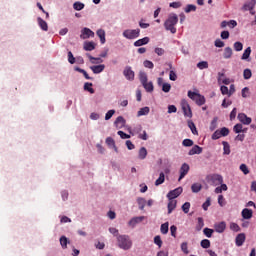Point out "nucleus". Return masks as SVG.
I'll use <instances>...</instances> for the list:
<instances>
[{"instance_id": "12", "label": "nucleus", "mask_w": 256, "mask_h": 256, "mask_svg": "<svg viewBox=\"0 0 256 256\" xmlns=\"http://www.w3.org/2000/svg\"><path fill=\"white\" fill-rule=\"evenodd\" d=\"M90 69L95 75H98L99 73H103V71H105V65L100 64V65L91 66Z\"/></svg>"}, {"instance_id": "62", "label": "nucleus", "mask_w": 256, "mask_h": 256, "mask_svg": "<svg viewBox=\"0 0 256 256\" xmlns=\"http://www.w3.org/2000/svg\"><path fill=\"white\" fill-rule=\"evenodd\" d=\"M215 231H217V233H223V231H225V225H216Z\"/></svg>"}, {"instance_id": "40", "label": "nucleus", "mask_w": 256, "mask_h": 256, "mask_svg": "<svg viewBox=\"0 0 256 256\" xmlns=\"http://www.w3.org/2000/svg\"><path fill=\"white\" fill-rule=\"evenodd\" d=\"M200 245L203 249H209V247H211V241L204 239L201 241Z\"/></svg>"}, {"instance_id": "34", "label": "nucleus", "mask_w": 256, "mask_h": 256, "mask_svg": "<svg viewBox=\"0 0 256 256\" xmlns=\"http://www.w3.org/2000/svg\"><path fill=\"white\" fill-rule=\"evenodd\" d=\"M144 89H146L147 93H152L153 91V82H145L142 84Z\"/></svg>"}, {"instance_id": "8", "label": "nucleus", "mask_w": 256, "mask_h": 256, "mask_svg": "<svg viewBox=\"0 0 256 256\" xmlns=\"http://www.w3.org/2000/svg\"><path fill=\"white\" fill-rule=\"evenodd\" d=\"M181 193H183V188L178 187V188H176L172 191H169L168 194H167V198L175 200V199H177V197H179V195H181Z\"/></svg>"}, {"instance_id": "54", "label": "nucleus", "mask_w": 256, "mask_h": 256, "mask_svg": "<svg viewBox=\"0 0 256 256\" xmlns=\"http://www.w3.org/2000/svg\"><path fill=\"white\" fill-rule=\"evenodd\" d=\"M240 171H242V173L245 175H249V168L247 167V164H241Z\"/></svg>"}, {"instance_id": "49", "label": "nucleus", "mask_w": 256, "mask_h": 256, "mask_svg": "<svg viewBox=\"0 0 256 256\" xmlns=\"http://www.w3.org/2000/svg\"><path fill=\"white\" fill-rule=\"evenodd\" d=\"M68 62L71 65H75V56H73V52L72 51L68 52Z\"/></svg>"}, {"instance_id": "41", "label": "nucleus", "mask_w": 256, "mask_h": 256, "mask_svg": "<svg viewBox=\"0 0 256 256\" xmlns=\"http://www.w3.org/2000/svg\"><path fill=\"white\" fill-rule=\"evenodd\" d=\"M139 79H140V83L143 85L145 83H147V73L145 72H140L139 74Z\"/></svg>"}, {"instance_id": "44", "label": "nucleus", "mask_w": 256, "mask_h": 256, "mask_svg": "<svg viewBox=\"0 0 256 256\" xmlns=\"http://www.w3.org/2000/svg\"><path fill=\"white\" fill-rule=\"evenodd\" d=\"M154 243L161 249V246L163 245V241L161 240V236H155L154 237Z\"/></svg>"}, {"instance_id": "29", "label": "nucleus", "mask_w": 256, "mask_h": 256, "mask_svg": "<svg viewBox=\"0 0 256 256\" xmlns=\"http://www.w3.org/2000/svg\"><path fill=\"white\" fill-rule=\"evenodd\" d=\"M149 111H150V108L149 107H143L141 108L138 113H137V117H143V115H149Z\"/></svg>"}, {"instance_id": "7", "label": "nucleus", "mask_w": 256, "mask_h": 256, "mask_svg": "<svg viewBox=\"0 0 256 256\" xmlns=\"http://www.w3.org/2000/svg\"><path fill=\"white\" fill-rule=\"evenodd\" d=\"M124 77L127 81H134L135 80V72L131 68V66H126L123 71Z\"/></svg>"}, {"instance_id": "60", "label": "nucleus", "mask_w": 256, "mask_h": 256, "mask_svg": "<svg viewBox=\"0 0 256 256\" xmlns=\"http://www.w3.org/2000/svg\"><path fill=\"white\" fill-rule=\"evenodd\" d=\"M144 67H146L147 69H153V67H155V65L153 64V62H151L149 60H145Z\"/></svg>"}, {"instance_id": "47", "label": "nucleus", "mask_w": 256, "mask_h": 256, "mask_svg": "<svg viewBox=\"0 0 256 256\" xmlns=\"http://www.w3.org/2000/svg\"><path fill=\"white\" fill-rule=\"evenodd\" d=\"M189 209H191V203L185 202V203L182 205V211H183L184 213H189Z\"/></svg>"}, {"instance_id": "38", "label": "nucleus", "mask_w": 256, "mask_h": 256, "mask_svg": "<svg viewBox=\"0 0 256 256\" xmlns=\"http://www.w3.org/2000/svg\"><path fill=\"white\" fill-rule=\"evenodd\" d=\"M253 76V73L251 72V69L246 68L243 72V77L244 79H251V77Z\"/></svg>"}, {"instance_id": "63", "label": "nucleus", "mask_w": 256, "mask_h": 256, "mask_svg": "<svg viewBox=\"0 0 256 256\" xmlns=\"http://www.w3.org/2000/svg\"><path fill=\"white\" fill-rule=\"evenodd\" d=\"M218 204L220 205V207H224V205H225V198L223 197V195H219L218 196Z\"/></svg>"}, {"instance_id": "18", "label": "nucleus", "mask_w": 256, "mask_h": 256, "mask_svg": "<svg viewBox=\"0 0 256 256\" xmlns=\"http://www.w3.org/2000/svg\"><path fill=\"white\" fill-rule=\"evenodd\" d=\"M177 207V200L169 199L168 202V213H173L174 209Z\"/></svg>"}, {"instance_id": "37", "label": "nucleus", "mask_w": 256, "mask_h": 256, "mask_svg": "<svg viewBox=\"0 0 256 256\" xmlns=\"http://www.w3.org/2000/svg\"><path fill=\"white\" fill-rule=\"evenodd\" d=\"M145 157H147V148L142 147L139 150V159H145Z\"/></svg>"}, {"instance_id": "17", "label": "nucleus", "mask_w": 256, "mask_h": 256, "mask_svg": "<svg viewBox=\"0 0 256 256\" xmlns=\"http://www.w3.org/2000/svg\"><path fill=\"white\" fill-rule=\"evenodd\" d=\"M149 37H144L134 42V47H143V45H147L149 43Z\"/></svg>"}, {"instance_id": "50", "label": "nucleus", "mask_w": 256, "mask_h": 256, "mask_svg": "<svg viewBox=\"0 0 256 256\" xmlns=\"http://www.w3.org/2000/svg\"><path fill=\"white\" fill-rule=\"evenodd\" d=\"M106 145H108V147H115V140L112 137H107Z\"/></svg>"}, {"instance_id": "22", "label": "nucleus", "mask_w": 256, "mask_h": 256, "mask_svg": "<svg viewBox=\"0 0 256 256\" xmlns=\"http://www.w3.org/2000/svg\"><path fill=\"white\" fill-rule=\"evenodd\" d=\"M96 35H98V37L100 39V43L102 45H105V41H106V39H105V30H103V29L97 30Z\"/></svg>"}, {"instance_id": "28", "label": "nucleus", "mask_w": 256, "mask_h": 256, "mask_svg": "<svg viewBox=\"0 0 256 256\" xmlns=\"http://www.w3.org/2000/svg\"><path fill=\"white\" fill-rule=\"evenodd\" d=\"M201 189H203V186L201 185V183H194L191 186L192 193H199Z\"/></svg>"}, {"instance_id": "10", "label": "nucleus", "mask_w": 256, "mask_h": 256, "mask_svg": "<svg viewBox=\"0 0 256 256\" xmlns=\"http://www.w3.org/2000/svg\"><path fill=\"white\" fill-rule=\"evenodd\" d=\"M80 37L82 39H89V37H95V32H93L91 29L89 28H83L81 30V35Z\"/></svg>"}, {"instance_id": "33", "label": "nucleus", "mask_w": 256, "mask_h": 256, "mask_svg": "<svg viewBox=\"0 0 256 256\" xmlns=\"http://www.w3.org/2000/svg\"><path fill=\"white\" fill-rule=\"evenodd\" d=\"M95 49V43L94 42H86L84 44V50L85 51H93Z\"/></svg>"}, {"instance_id": "51", "label": "nucleus", "mask_w": 256, "mask_h": 256, "mask_svg": "<svg viewBox=\"0 0 256 256\" xmlns=\"http://www.w3.org/2000/svg\"><path fill=\"white\" fill-rule=\"evenodd\" d=\"M222 135L220 130H216L213 134H212V139L213 141H217V139H221Z\"/></svg>"}, {"instance_id": "11", "label": "nucleus", "mask_w": 256, "mask_h": 256, "mask_svg": "<svg viewBox=\"0 0 256 256\" xmlns=\"http://www.w3.org/2000/svg\"><path fill=\"white\" fill-rule=\"evenodd\" d=\"M238 120L240 123H243V125H251V118L246 116L245 113H239Z\"/></svg>"}, {"instance_id": "52", "label": "nucleus", "mask_w": 256, "mask_h": 256, "mask_svg": "<svg viewBox=\"0 0 256 256\" xmlns=\"http://www.w3.org/2000/svg\"><path fill=\"white\" fill-rule=\"evenodd\" d=\"M181 251H183V253H185V255H189V248L187 246V242H183L181 244Z\"/></svg>"}, {"instance_id": "9", "label": "nucleus", "mask_w": 256, "mask_h": 256, "mask_svg": "<svg viewBox=\"0 0 256 256\" xmlns=\"http://www.w3.org/2000/svg\"><path fill=\"white\" fill-rule=\"evenodd\" d=\"M189 164L184 163L182 164L181 168H180V176L178 181H181V179H185V177L187 176V173H189Z\"/></svg>"}, {"instance_id": "45", "label": "nucleus", "mask_w": 256, "mask_h": 256, "mask_svg": "<svg viewBox=\"0 0 256 256\" xmlns=\"http://www.w3.org/2000/svg\"><path fill=\"white\" fill-rule=\"evenodd\" d=\"M233 47H234V50H236L237 52L243 51V43L241 42H235Z\"/></svg>"}, {"instance_id": "58", "label": "nucleus", "mask_w": 256, "mask_h": 256, "mask_svg": "<svg viewBox=\"0 0 256 256\" xmlns=\"http://www.w3.org/2000/svg\"><path fill=\"white\" fill-rule=\"evenodd\" d=\"M115 115V110H109L106 115H105V120L109 121V119H111V117H113Z\"/></svg>"}, {"instance_id": "23", "label": "nucleus", "mask_w": 256, "mask_h": 256, "mask_svg": "<svg viewBox=\"0 0 256 256\" xmlns=\"http://www.w3.org/2000/svg\"><path fill=\"white\" fill-rule=\"evenodd\" d=\"M137 203L140 211H143V209H145V205H147V200H145V198L139 197L137 198Z\"/></svg>"}, {"instance_id": "42", "label": "nucleus", "mask_w": 256, "mask_h": 256, "mask_svg": "<svg viewBox=\"0 0 256 256\" xmlns=\"http://www.w3.org/2000/svg\"><path fill=\"white\" fill-rule=\"evenodd\" d=\"M191 11H197V6L188 4L185 8V13H191Z\"/></svg>"}, {"instance_id": "59", "label": "nucleus", "mask_w": 256, "mask_h": 256, "mask_svg": "<svg viewBox=\"0 0 256 256\" xmlns=\"http://www.w3.org/2000/svg\"><path fill=\"white\" fill-rule=\"evenodd\" d=\"M215 47H225V42H223L221 39H216L214 42Z\"/></svg>"}, {"instance_id": "15", "label": "nucleus", "mask_w": 256, "mask_h": 256, "mask_svg": "<svg viewBox=\"0 0 256 256\" xmlns=\"http://www.w3.org/2000/svg\"><path fill=\"white\" fill-rule=\"evenodd\" d=\"M256 0H250L246 2L243 6L244 11H253L255 9Z\"/></svg>"}, {"instance_id": "31", "label": "nucleus", "mask_w": 256, "mask_h": 256, "mask_svg": "<svg viewBox=\"0 0 256 256\" xmlns=\"http://www.w3.org/2000/svg\"><path fill=\"white\" fill-rule=\"evenodd\" d=\"M188 127H189L190 131H192L193 135H198L197 127L195 126V123L193 121H191V120L188 121Z\"/></svg>"}, {"instance_id": "21", "label": "nucleus", "mask_w": 256, "mask_h": 256, "mask_svg": "<svg viewBox=\"0 0 256 256\" xmlns=\"http://www.w3.org/2000/svg\"><path fill=\"white\" fill-rule=\"evenodd\" d=\"M231 57H233V49H231V47H226L224 49L223 58L231 59Z\"/></svg>"}, {"instance_id": "32", "label": "nucleus", "mask_w": 256, "mask_h": 256, "mask_svg": "<svg viewBox=\"0 0 256 256\" xmlns=\"http://www.w3.org/2000/svg\"><path fill=\"white\" fill-rule=\"evenodd\" d=\"M197 68L203 71V69H209V62L201 61L197 63Z\"/></svg>"}, {"instance_id": "36", "label": "nucleus", "mask_w": 256, "mask_h": 256, "mask_svg": "<svg viewBox=\"0 0 256 256\" xmlns=\"http://www.w3.org/2000/svg\"><path fill=\"white\" fill-rule=\"evenodd\" d=\"M73 7H74L75 11H82V9H85V4H83L81 2H75L73 4Z\"/></svg>"}, {"instance_id": "25", "label": "nucleus", "mask_w": 256, "mask_h": 256, "mask_svg": "<svg viewBox=\"0 0 256 256\" xmlns=\"http://www.w3.org/2000/svg\"><path fill=\"white\" fill-rule=\"evenodd\" d=\"M223 151L224 155H230L231 154V146L229 145V142L223 141Z\"/></svg>"}, {"instance_id": "56", "label": "nucleus", "mask_w": 256, "mask_h": 256, "mask_svg": "<svg viewBox=\"0 0 256 256\" xmlns=\"http://www.w3.org/2000/svg\"><path fill=\"white\" fill-rule=\"evenodd\" d=\"M118 135H119V137H121V139H131V135H129L121 130L118 131Z\"/></svg>"}, {"instance_id": "53", "label": "nucleus", "mask_w": 256, "mask_h": 256, "mask_svg": "<svg viewBox=\"0 0 256 256\" xmlns=\"http://www.w3.org/2000/svg\"><path fill=\"white\" fill-rule=\"evenodd\" d=\"M211 207V198H207L205 203L202 205L204 211H207Z\"/></svg>"}, {"instance_id": "46", "label": "nucleus", "mask_w": 256, "mask_h": 256, "mask_svg": "<svg viewBox=\"0 0 256 256\" xmlns=\"http://www.w3.org/2000/svg\"><path fill=\"white\" fill-rule=\"evenodd\" d=\"M162 91L164 93H169V91H171V84L169 83H163L162 84Z\"/></svg>"}, {"instance_id": "27", "label": "nucleus", "mask_w": 256, "mask_h": 256, "mask_svg": "<svg viewBox=\"0 0 256 256\" xmlns=\"http://www.w3.org/2000/svg\"><path fill=\"white\" fill-rule=\"evenodd\" d=\"M249 57H251V47H248L244 50V53L242 54V61H247V59H249Z\"/></svg>"}, {"instance_id": "24", "label": "nucleus", "mask_w": 256, "mask_h": 256, "mask_svg": "<svg viewBox=\"0 0 256 256\" xmlns=\"http://www.w3.org/2000/svg\"><path fill=\"white\" fill-rule=\"evenodd\" d=\"M234 133H247V129H243V124H236L233 127Z\"/></svg>"}, {"instance_id": "20", "label": "nucleus", "mask_w": 256, "mask_h": 256, "mask_svg": "<svg viewBox=\"0 0 256 256\" xmlns=\"http://www.w3.org/2000/svg\"><path fill=\"white\" fill-rule=\"evenodd\" d=\"M114 123L116 127H119V129H121V127H125V118H123V116H118Z\"/></svg>"}, {"instance_id": "3", "label": "nucleus", "mask_w": 256, "mask_h": 256, "mask_svg": "<svg viewBox=\"0 0 256 256\" xmlns=\"http://www.w3.org/2000/svg\"><path fill=\"white\" fill-rule=\"evenodd\" d=\"M188 97L189 99H192V101H195L196 105H198L199 107H201V105H205V96L199 93L189 90Z\"/></svg>"}, {"instance_id": "48", "label": "nucleus", "mask_w": 256, "mask_h": 256, "mask_svg": "<svg viewBox=\"0 0 256 256\" xmlns=\"http://www.w3.org/2000/svg\"><path fill=\"white\" fill-rule=\"evenodd\" d=\"M203 233H204V235H206L208 238H211L212 235H213V233H214V230L211 229V228H205V229L203 230Z\"/></svg>"}, {"instance_id": "14", "label": "nucleus", "mask_w": 256, "mask_h": 256, "mask_svg": "<svg viewBox=\"0 0 256 256\" xmlns=\"http://www.w3.org/2000/svg\"><path fill=\"white\" fill-rule=\"evenodd\" d=\"M203 153V148L199 145H194L192 149L188 152V155H201Z\"/></svg>"}, {"instance_id": "4", "label": "nucleus", "mask_w": 256, "mask_h": 256, "mask_svg": "<svg viewBox=\"0 0 256 256\" xmlns=\"http://www.w3.org/2000/svg\"><path fill=\"white\" fill-rule=\"evenodd\" d=\"M206 181L209 183V185L217 187V185H221L223 183V176L219 174H210L206 177Z\"/></svg>"}, {"instance_id": "6", "label": "nucleus", "mask_w": 256, "mask_h": 256, "mask_svg": "<svg viewBox=\"0 0 256 256\" xmlns=\"http://www.w3.org/2000/svg\"><path fill=\"white\" fill-rule=\"evenodd\" d=\"M181 105L184 117H189V119H191V117H193V112L191 111V106L189 105V102H187V100H183Z\"/></svg>"}, {"instance_id": "1", "label": "nucleus", "mask_w": 256, "mask_h": 256, "mask_svg": "<svg viewBox=\"0 0 256 256\" xmlns=\"http://www.w3.org/2000/svg\"><path fill=\"white\" fill-rule=\"evenodd\" d=\"M179 23V17L177 14H170L168 16V19L164 22V27L166 31H170L172 34L177 33V28H175V25Z\"/></svg>"}, {"instance_id": "55", "label": "nucleus", "mask_w": 256, "mask_h": 256, "mask_svg": "<svg viewBox=\"0 0 256 256\" xmlns=\"http://www.w3.org/2000/svg\"><path fill=\"white\" fill-rule=\"evenodd\" d=\"M219 131H220V135H222V137H227V135H229V128H227V127H223Z\"/></svg>"}, {"instance_id": "2", "label": "nucleus", "mask_w": 256, "mask_h": 256, "mask_svg": "<svg viewBox=\"0 0 256 256\" xmlns=\"http://www.w3.org/2000/svg\"><path fill=\"white\" fill-rule=\"evenodd\" d=\"M117 241H118V247H120V249H123L124 251H129V249L133 247V242L131 241L129 236H126V235L118 236Z\"/></svg>"}, {"instance_id": "43", "label": "nucleus", "mask_w": 256, "mask_h": 256, "mask_svg": "<svg viewBox=\"0 0 256 256\" xmlns=\"http://www.w3.org/2000/svg\"><path fill=\"white\" fill-rule=\"evenodd\" d=\"M183 147H193V140L191 139H184L182 141Z\"/></svg>"}, {"instance_id": "16", "label": "nucleus", "mask_w": 256, "mask_h": 256, "mask_svg": "<svg viewBox=\"0 0 256 256\" xmlns=\"http://www.w3.org/2000/svg\"><path fill=\"white\" fill-rule=\"evenodd\" d=\"M37 22H38L39 27L42 29V31H49V25L47 24V22L45 20H43V18L38 17Z\"/></svg>"}, {"instance_id": "26", "label": "nucleus", "mask_w": 256, "mask_h": 256, "mask_svg": "<svg viewBox=\"0 0 256 256\" xmlns=\"http://www.w3.org/2000/svg\"><path fill=\"white\" fill-rule=\"evenodd\" d=\"M163 183H165V173L161 172L159 178L155 181V185L159 187V185H163Z\"/></svg>"}, {"instance_id": "30", "label": "nucleus", "mask_w": 256, "mask_h": 256, "mask_svg": "<svg viewBox=\"0 0 256 256\" xmlns=\"http://www.w3.org/2000/svg\"><path fill=\"white\" fill-rule=\"evenodd\" d=\"M143 219H145V217H143V216L132 218L129 222V225H137V224L141 223L143 221Z\"/></svg>"}, {"instance_id": "5", "label": "nucleus", "mask_w": 256, "mask_h": 256, "mask_svg": "<svg viewBox=\"0 0 256 256\" xmlns=\"http://www.w3.org/2000/svg\"><path fill=\"white\" fill-rule=\"evenodd\" d=\"M122 35L125 37V39H137V37L141 35V29H126L123 31Z\"/></svg>"}, {"instance_id": "61", "label": "nucleus", "mask_w": 256, "mask_h": 256, "mask_svg": "<svg viewBox=\"0 0 256 256\" xmlns=\"http://www.w3.org/2000/svg\"><path fill=\"white\" fill-rule=\"evenodd\" d=\"M220 91L222 95H228L229 96V88L227 86H221Z\"/></svg>"}, {"instance_id": "19", "label": "nucleus", "mask_w": 256, "mask_h": 256, "mask_svg": "<svg viewBox=\"0 0 256 256\" xmlns=\"http://www.w3.org/2000/svg\"><path fill=\"white\" fill-rule=\"evenodd\" d=\"M243 219H251L253 217V210L245 208L242 210Z\"/></svg>"}, {"instance_id": "13", "label": "nucleus", "mask_w": 256, "mask_h": 256, "mask_svg": "<svg viewBox=\"0 0 256 256\" xmlns=\"http://www.w3.org/2000/svg\"><path fill=\"white\" fill-rule=\"evenodd\" d=\"M245 233H240L236 236L235 243L237 247H242L243 243H245Z\"/></svg>"}, {"instance_id": "35", "label": "nucleus", "mask_w": 256, "mask_h": 256, "mask_svg": "<svg viewBox=\"0 0 256 256\" xmlns=\"http://www.w3.org/2000/svg\"><path fill=\"white\" fill-rule=\"evenodd\" d=\"M92 87H93V84H92V83L86 82V83L84 84V89H85V91H88V92L91 93V94L95 93V90H94Z\"/></svg>"}, {"instance_id": "57", "label": "nucleus", "mask_w": 256, "mask_h": 256, "mask_svg": "<svg viewBox=\"0 0 256 256\" xmlns=\"http://www.w3.org/2000/svg\"><path fill=\"white\" fill-rule=\"evenodd\" d=\"M169 79L170 81H177V73L173 70L169 72Z\"/></svg>"}, {"instance_id": "39", "label": "nucleus", "mask_w": 256, "mask_h": 256, "mask_svg": "<svg viewBox=\"0 0 256 256\" xmlns=\"http://www.w3.org/2000/svg\"><path fill=\"white\" fill-rule=\"evenodd\" d=\"M69 243V240L67 239V237L62 236L60 238V244L62 246V249H67V244Z\"/></svg>"}, {"instance_id": "64", "label": "nucleus", "mask_w": 256, "mask_h": 256, "mask_svg": "<svg viewBox=\"0 0 256 256\" xmlns=\"http://www.w3.org/2000/svg\"><path fill=\"white\" fill-rule=\"evenodd\" d=\"M168 113H177V107L175 105H169Z\"/></svg>"}]
</instances>
